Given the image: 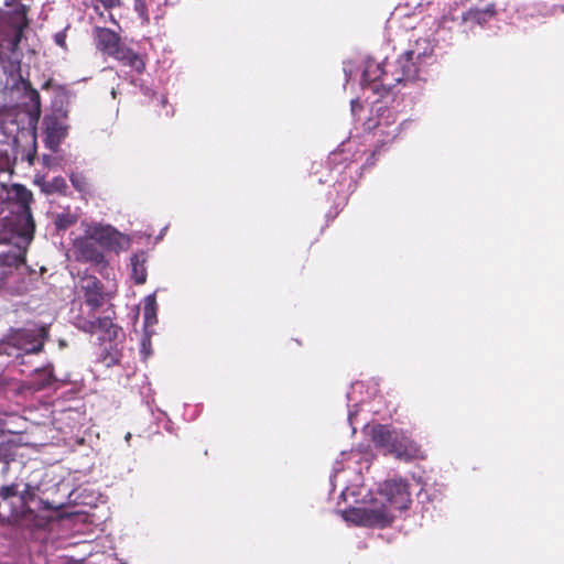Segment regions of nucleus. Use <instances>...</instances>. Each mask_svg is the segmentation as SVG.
Listing matches in <instances>:
<instances>
[{"label": "nucleus", "mask_w": 564, "mask_h": 564, "mask_svg": "<svg viewBox=\"0 0 564 564\" xmlns=\"http://www.w3.org/2000/svg\"><path fill=\"white\" fill-rule=\"evenodd\" d=\"M41 509L45 511H51V514L47 517L48 521H69V525L76 527L79 524H84L86 522V514L80 511H68L66 507L63 505L54 506L47 500H41Z\"/></svg>", "instance_id": "ddd939ff"}, {"label": "nucleus", "mask_w": 564, "mask_h": 564, "mask_svg": "<svg viewBox=\"0 0 564 564\" xmlns=\"http://www.w3.org/2000/svg\"><path fill=\"white\" fill-rule=\"evenodd\" d=\"M419 64L423 65L434 57V45L427 37L417 39L412 48L408 51Z\"/></svg>", "instance_id": "f3484780"}, {"label": "nucleus", "mask_w": 564, "mask_h": 564, "mask_svg": "<svg viewBox=\"0 0 564 564\" xmlns=\"http://www.w3.org/2000/svg\"><path fill=\"white\" fill-rule=\"evenodd\" d=\"M153 99H155V100H156V102H158L159 105H161L162 107H165V106H166V104H167V98H166L165 96H163V95H160V96H159V95H156V94H153Z\"/></svg>", "instance_id": "cd10ccee"}, {"label": "nucleus", "mask_w": 564, "mask_h": 564, "mask_svg": "<svg viewBox=\"0 0 564 564\" xmlns=\"http://www.w3.org/2000/svg\"><path fill=\"white\" fill-rule=\"evenodd\" d=\"M55 42L59 45V46H65V35L62 34V33H57L55 35Z\"/></svg>", "instance_id": "c85d7f7f"}, {"label": "nucleus", "mask_w": 564, "mask_h": 564, "mask_svg": "<svg viewBox=\"0 0 564 564\" xmlns=\"http://www.w3.org/2000/svg\"><path fill=\"white\" fill-rule=\"evenodd\" d=\"M391 79V70L389 68V62L384 59L379 63L372 57H368L365 61V67L361 75V84L371 85L373 91H378L379 87L390 90L393 85H388L387 82Z\"/></svg>", "instance_id": "0eeeda50"}, {"label": "nucleus", "mask_w": 564, "mask_h": 564, "mask_svg": "<svg viewBox=\"0 0 564 564\" xmlns=\"http://www.w3.org/2000/svg\"><path fill=\"white\" fill-rule=\"evenodd\" d=\"M7 23L14 30V34L6 40L8 42V50L14 54L19 48L24 30L29 26L28 8L22 3H17L7 13Z\"/></svg>", "instance_id": "9d476101"}, {"label": "nucleus", "mask_w": 564, "mask_h": 564, "mask_svg": "<svg viewBox=\"0 0 564 564\" xmlns=\"http://www.w3.org/2000/svg\"><path fill=\"white\" fill-rule=\"evenodd\" d=\"M496 13V4L488 3L484 8H469L462 14V21L469 28L475 25L484 26Z\"/></svg>", "instance_id": "2eb2a0df"}, {"label": "nucleus", "mask_w": 564, "mask_h": 564, "mask_svg": "<svg viewBox=\"0 0 564 564\" xmlns=\"http://www.w3.org/2000/svg\"><path fill=\"white\" fill-rule=\"evenodd\" d=\"M76 223V218L69 214L57 215L55 226L58 230H65Z\"/></svg>", "instance_id": "a878e982"}, {"label": "nucleus", "mask_w": 564, "mask_h": 564, "mask_svg": "<svg viewBox=\"0 0 564 564\" xmlns=\"http://www.w3.org/2000/svg\"><path fill=\"white\" fill-rule=\"evenodd\" d=\"M421 64L406 51L394 63H389L391 79L387 82L393 87L403 82H411L419 77Z\"/></svg>", "instance_id": "6e6552de"}, {"label": "nucleus", "mask_w": 564, "mask_h": 564, "mask_svg": "<svg viewBox=\"0 0 564 564\" xmlns=\"http://www.w3.org/2000/svg\"><path fill=\"white\" fill-rule=\"evenodd\" d=\"M99 361L104 364L106 367L115 366L119 362V354L117 349H107L104 348L100 356Z\"/></svg>", "instance_id": "393cba45"}, {"label": "nucleus", "mask_w": 564, "mask_h": 564, "mask_svg": "<svg viewBox=\"0 0 564 564\" xmlns=\"http://www.w3.org/2000/svg\"><path fill=\"white\" fill-rule=\"evenodd\" d=\"M112 58L119 61L122 65L132 68L138 74H142L145 70L144 58L133 48L126 45L121 44L118 48V53H115Z\"/></svg>", "instance_id": "dca6fc26"}, {"label": "nucleus", "mask_w": 564, "mask_h": 564, "mask_svg": "<svg viewBox=\"0 0 564 564\" xmlns=\"http://www.w3.org/2000/svg\"><path fill=\"white\" fill-rule=\"evenodd\" d=\"M147 253L140 251L131 257L132 279L135 284H143L147 281Z\"/></svg>", "instance_id": "a211bd4d"}, {"label": "nucleus", "mask_w": 564, "mask_h": 564, "mask_svg": "<svg viewBox=\"0 0 564 564\" xmlns=\"http://www.w3.org/2000/svg\"><path fill=\"white\" fill-rule=\"evenodd\" d=\"M21 487H22V479H17L15 481H13L9 485L2 486L0 488V498L2 499V502H0L1 509L3 507L8 506V500L10 498L19 496V492L21 491Z\"/></svg>", "instance_id": "b1692460"}, {"label": "nucleus", "mask_w": 564, "mask_h": 564, "mask_svg": "<svg viewBox=\"0 0 564 564\" xmlns=\"http://www.w3.org/2000/svg\"><path fill=\"white\" fill-rule=\"evenodd\" d=\"M13 209L6 217V227L10 228V235L6 230L0 232V242L10 243L14 239L17 249L13 253H2L3 262L8 265L20 267L25 262L26 248L33 239L35 223L32 216L31 204L33 194L21 184H14L11 189Z\"/></svg>", "instance_id": "f03ea898"}, {"label": "nucleus", "mask_w": 564, "mask_h": 564, "mask_svg": "<svg viewBox=\"0 0 564 564\" xmlns=\"http://www.w3.org/2000/svg\"><path fill=\"white\" fill-rule=\"evenodd\" d=\"M133 10L142 25H149L151 18L159 21L165 14L163 3L160 0H133Z\"/></svg>", "instance_id": "4468645a"}, {"label": "nucleus", "mask_w": 564, "mask_h": 564, "mask_svg": "<svg viewBox=\"0 0 564 564\" xmlns=\"http://www.w3.org/2000/svg\"><path fill=\"white\" fill-rule=\"evenodd\" d=\"M33 96L37 101L40 100V95L36 90L33 91Z\"/></svg>", "instance_id": "7c9ffc66"}, {"label": "nucleus", "mask_w": 564, "mask_h": 564, "mask_svg": "<svg viewBox=\"0 0 564 564\" xmlns=\"http://www.w3.org/2000/svg\"><path fill=\"white\" fill-rule=\"evenodd\" d=\"M378 119H368L364 126L365 130H373L377 137V148L371 158L379 152V149L391 143L400 133V126L397 123V115L389 108H378Z\"/></svg>", "instance_id": "423d86ee"}, {"label": "nucleus", "mask_w": 564, "mask_h": 564, "mask_svg": "<svg viewBox=\"0 0 564 564\" xmlns=\"http://www.w3.org/2000/svg\"><path fill=\"white\" fill-rule=\"evenodd\" d=\"M69 181L73 187L80 194V197L87 199L93 196L94 187L90 180L83 172H72Z\"/></svg>", "instance_id": "6ab92c4d"}, {"label": "nucleus", "mask_w": 564, "mask_h": 564, "mask_svg": "<svg viewBox=\"0 0 564 564\" xmlns=\"http://www.w3.org/2000/svg\"><path fill=\"white\" fill-rule=\"evenodd\" d=\"M116 231L108 227H96L90 236L76 239L74 252L78 261L89 262L95 265L100 274H107L108 261L102 251V241L110 240Z\"/></svg>", "instance_id": "39448f33"}, {"label": "nucleus", "mask_w": 564, "mask_h": 564, "mask_svg": "<svg viewBox=\"0 0 564 564\" xmlns=\"http://www.w3.org/2000/svg\"><path fill=\"white\" fill-rule=\"evenodd\" d=\"M82 291L84 293V302L95 313L105 303V288L99 279L95 275H85L82 279Z\"/></svg>", "instance_id": "9b49d317"}, {"label": "nucleus", "mask_w": 564, "mask_h": 564, "mask_svg": "<svg viewBox=\"0 0 564 564\" xmlns=\"http://www.w3.org/2000/svg\"><path fill=\"white\" fill-rule=\"evenodd\" d=\"M48 336L47 325L11 329L7 337L0 340V355L19 357L22 354H39L43 350Z\"/></svg>", "instance_id": "20e7f679"}, {"label": "nucleus", "mask_w": 564, "mask_h": 564, "mask_svg": "<svg viewBox=\"0 0 564 564\" xmlns=\"http://www.w3.org/2000/svg\"><path fill=\"white\" fill-rule=\"evenodd\" d=\"M143 317H144V326L145 327H151L158 322V319H156V301L153 295H149L144 300Z\"/></svg>", "instance_id": "5701e85b"}, {"label": "nucleus", "mask_w": 564, "mask_h": 564, "mask_svg": "<svg viewBox=\"0 0 564 564\" xmlns=\"http://www.w3.org/2000/svg\"><path fill=\"white\" fill-rule=\"evenodd\" d=\"M93 36L96 48L101 52L102 55L112 57L115 53H118V48L121 46L119 34L111 29L95 26Z\"/></svg>", "instance_id": "f8f14e48"}, {"label": "nucleus", "mask_w": 564, "mask_h": 564, "mask_svg": "<svg viewBox=\"0 0 564 564\" xmlns=\"http://www.w3.org/2000/svg\"><path fill=\"white\" fill-rule=\"evenodd\" d=\"M371 441L384 455L410 462L420 457L421 447L403 432L377 424L371 429Z\"/></svg>", "instance_id": "7ed1b4c3"}, {"label": "nucleus", "mask_w": 564, "mask_h": 564, "mask_svg": "<svg viewBox=\"0 0 564 564\" xmlns=\"http://www.w3.org/2000/svg\"><path fill=\"white\" fill-rule=\"evenodd\" d=\"M378 496L368 505L341 511L344 520L357 527L386 528L392 524L397 513L405 511L412 502L409 484L402 478L380 484Z\"/></svg>", "instance_id": "f257e3e1"}, {"label": "nucleus", "mask_w": 564, "mask_h": 564, "mask_svg": "<svg viewBox=\"0 0 564 564\" xmlns=\"http://www.w3.org/2000/svg\"><path fill=\"white\" fill-rule=\"evenodd\" d=\"M93 313L91 317H85L77 315L74 317V325L88 334H95L97 332L104 333L109 340H113L118 337L121 328L112 322L111 317H95Z\"/></svg>", "instance_id": "1a4fd4ad"}, {"label": "nucleus", "mask_w": 564, "mask_h": 564, "mask_svg": "<svg viewBox=\"0 0 564 564\" xmlns=\"http://www.w3.org/2000/svg\"><path fill=\"white\" fill-rule=\"evenodd\" d=\"M42 191L47 195L59 194L66 196L68 185L63 176H56L51 181L45 182L42 186Z\"/></svg>", "instance_id": "4be33fe9"}, {"label": "nucleus", "mask_w": 564, "mask_h": 564, "mask_svg": "<svg viewBox=\"0 0 564 564\" xmlns=\"http://www.w3.org/2000/svg\"><path fill=\"white\" fill-rule=\"evenodd\" d=\"M45 132L48 139L59 141L66 135V129L56 118L45 117L43 120Z\"/></svg>", "instance_id": "412c9836"}, {"label": "nucleus", "mask_w": 564, "mask_h": 564, "mask_svg": "<svg viewBox=\"0 0 564 564\" xmlns=\"http://www.w3.org/2000/svg\"><path fill=\"white\" fill-rule=\"evenodd\" d=\"M35 156H36V150H35V149H33V151H32V152H29V153L26 154V160H28V162H29V164H30V165H33L34 160H35Z\"/></svg>", "instance_id": "c756f323"}, {"label": "nucleus", "mask_w": 564, "mask_h": 564, "mask_svg": "<svg viewBox=\"0 0 564 564\" xmlns=\"http://www.w3.org/2000/svg\"><path fill=\"white\" fill-rule=\"evenodd\" d=\"M55 381L56 378L53 375L52 368L36 369L31 381V388L35 391H41L50 388Z\"/></svg>", "instance_id": "aec40b11"}, {"label": "nucleus", "mask_w": 564, "mask_h": 564, "mask_svg": "<svg viewBox=\"0 0 564 564\" xmlns=\"http://www.w3.org/2000/svg\"><path fill=\"white\" fill-rule=\"evenodd\" d=\"M98 2H100L105 9H112V8H116V7H120L121 4V0H97Z\"/></svg>", "instance_id": "bb28decb"}]
</instances>
